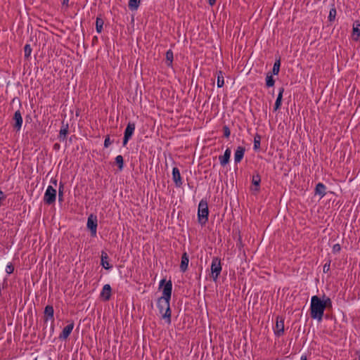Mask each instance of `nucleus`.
Segmentation results:
<instances>
[{"instance_id": "nucleus-10", "label": "nucleus", "mask_w": 360, "mask_h": 360, "mask_svg": "<svg viewBox=\"0 0 360 360\" xmlns=\"http://www.w3.org/2000/svg\"><path fill=\"white\" fill-rule=\"evenodd\" d=\"M74 323L72 322L67 325L62 330L61 333L59 335V339L61 340H66L70 333H72L73 328H74Z\"/></svg>"}, {"instance_id": "nucleus-41", "label": "nucleus", "mask_w": 360, "mask_h": 360, "mask_svg": "<svg viewBox=\"0 0 360 360\" xmlns=\"http://www.w3.org/2000/svg\"><path fill=\"white\" fill-rule=\"evenodd\" d=\"M208 3L210 6H213L216 3V0H208Z\"/></svg>"}, {"instance_id": "nucleus-9", "label": "nucleus", "mask_w": 360, "mask_h": 360, "mask_svg": "<svg viewBox=\"0 0 360 360\" xmlns=\"http://www.w3.org/2000/svg\"><path fill=\"white\" fill-rule=\"evenodd\" d=\"M172 180L177 188L181 187L183 184L180 171L177 167L172 169Z\"/></svg>"}, {"instance_id": "nucleus-15", "label": "nucleus", "mask_w": 360, "mask_h": 360, "mask_svg": "<svg viewBox=\"0 0 360 360\" xmlns=\"http://www.w3.org/2000/svg\"><path fill=\"white\" fill-rule=\"evenodd\" d=\"M189 257L186 252H184L181 256L180 269L182 272H185L188 266Z\"/></svg>"}, {"instance_id": "nucleus-28", "label": "nucleus", "mask_w": 360, "mask_h": 360, "mask_svg": "<svg viewBox=\"0 0 360 360\" xmlns=\"http://www.w3.org/2000/svg\"><path fill=\"white\" fill-rule=\"evenodd\" d=\"M32 51V49L31 48L30 44H25V46L24 47V53H25V57L26 58H28L30 57Z\"/></svg>"}, {"instance_id": "nucleus-4", "label": "nucleus", "mask_w": 360, "mask_h": 360, "mask_svg": "<svg viewBox=\"0 0 360 360\" xmlns=\"http://www.w3.org/2000/svg\"><path fill=\"white\" fill-rule=\"evenodd\" d=\"M221 259L218 257H214L211 264V272L213 281H216L221 271Z\"/></svg>"}, {"instance_id": "nucleus-7", "label": "nucleus", "mask_w": 360, "mask_h": 360, "mask_svg": "<svg viewBox=\"0 0 360 360\" xmlns=\"http://www.w3.org/2000/svg\"><path fill=\"white\" fill-rule=\"evenodd\" d=\"M98 220L96 216L91 214L87 219L86 226L90 230L91 236L95 237L97 233Z\"/></svg>"}, {"instance_id": "nucleus-30", "label": "nucleus", "mask_w": 360, "mask_h": 360, "mask_svg": "<svg viewBox=\"0 0 360 360\" xmlns=\"http://www.w3.org/2000/svg\"><path fill=\"white\" fill-rule=\"evenodd\" d=\"M335 16H336V9L335 7H333L332 8H330V10L329 11V15H328L329 21H333L335 18Z\"/></svg>"}, {"instance_id": "nucleus-16", "label": "nucleus", "mask_w": 360, "mask_h": 360, "mask_svg": "<svg viewBox=\"0 0 360 360\" xmlns=\"http://www.w3.org/2000/svg\"><path fill=\"white\" fill-rule=\"evenodd\" d=\"M326 187L323 183H319L315 188V194L319 195L320 198L326 195Z\"/></svg>"}, {"instance_id": "nucleus-8", "label": "nucleus", "mask_w": 360, "mask_h": 360, "mask_svg": "<svg viewBox=\"0 0 360 360\" xmlns=\"http://www.w3.org/2000/svg\"><path fill=\"white\" fill-rule=\"evenodd\" d=\"M13 119L15 122V124H14L15 129L16 130V131H20L22 128L23 120H22V114L19 110H18L15 112Z\"/></svg>"}, {"instance_id": "nucleus-13", "label": "nucleus", "mask_w": 360, "mask_h": 360, "mask_svg": "<svg viewBox=\"0 0 360 360\" xmlns=\"http://www.w3.org/2000/svg\"><path fill=\"white\" fill-rule=\"evenodd\" d=\"M245 148L243 146L237 147L235 153H234V162L236 164H238L241 162L244 157L245 154Z\"/></svg>"}, {"instance_id": "nucleus-18", "label": "nucleus", "mask_w": 360, "mask_h": 360, "mask_svg": "<svg viewBox=\"0 0 360 360\" xmlns=\"http://www.w3.org/2000/svg\"><path fill=\"white\" fill-rule=\"evenodd\" d=\"M101 264L105 269H110L112 268V266L108 262V256L107 253L102 252L101 254Z\"/></svg>"}, {"instance_id": "nucleus-39", "label": "nucleus", "mask_w": 360, "mask_h": 360, "mask_svg": "<svg viewBox=\"0 0 360 360\" xmlns=\"http://www.w3.org/2000/svg\"><path fill=\"white\" fill-rule=\"evenodd\" d=\"M50 183L53 184V186H57V183H58V181L56 179V178H51L50 179Z\"/></svg>"}, {"instance_id": "nucleus-34", "label": "nucleus", "mask_w": 360, "mask_h": 360, "mask_svg": "<svg viewBox=\"0 0 360 360\" xmlns=\"http://www.w3.org/2000/svg\"><path fill=\"white\" fill-rule=\"evenodd\" d=\"M224 135L225 137L229 138L231 134V131L227 126H224Z\"/></svg>"}, {"instance_id": "nucleus-6", "label": "nucleus", "mask_w": 360, "mask_h": 360, "mask_svg": "<svg viewBox=\"0 0 360 360\" xmlns=\"http://www.w3.org/2000/svg\"><path fill=\"white\" fill-rule=\"evenodd\" d=\"M136 129V124L134 122H129L124 130V138L122 141L123 146H127L129 139L132 137Z\"/></svg>"}, {"instance_id": "nucleus-22", "label": "nucleus", "mask_w": 360, "mask_h": 360, "mask_svg": "<svg viewBox=\"0 0 360 360\" xmlns=\"http://www.w3.org/2000/svg\"><path fill=\"white\" fill-rule=\"evenodd\" d=\"M174 58V54L171 49H169L166 52V60L167 62V66L172 67V62Z\"/></svg>"}, {"instance_id": "nucleus-5", "label": "nucleus", "mask_w": 360, "mask_h": 360, "mask_svg": "<svg viewBox=\"0 0 360 360\" xmlns=\"http://www.w3.org/2000/svg\"><path fill=\"white\" fill-rule=\"evenodd\" d=\"M57 191L53 186L49 185L47 186L44 195V201L48 205H51L56 202Z\"/></svg>"}, {"instance_id": "nucleus-38", "label": "nucleus", "mask_w": 360, "mask_h": 360, "mask_svg": "<svg viewBox=\"0 0 360 360\" xmlns=\"http://www.w3.org/2000/svg\"><path fill=\"white\" fill-rule=\"evenodd\" d=\"M67 134H68V127L60 129V136H63L64 137H65Z\"/></svg>"}, {"instance_id": "nucleus-24", "label": "nucleus", "mask_w": 360, "mask_h": 360, "mask_svg": "<svg viewBox=\"0 0 360 360\" xmlns=\"http://www.w3.org/2000/svg\"><path fill=\"white\" fill-rule=\"evenodd\" d=\"M103 20L101 18H97L96 20V30L98 33H101L103 27Z\"/></svg>"}, {"instance_id": "nucleus-21", "label": "nucleus", "mask_w": 360, "mask_h": 360, "mask_svg": "<svg viewBox=\"0 0 360 360\" xmlns=\"http://www.w3.org/2000/svg\"><path fill=\"white\" fill-rule=\"evenodd\" d=\"M141 4V0H129L128 6L131 11H136Z\"/></svg>"}, {"instance_id": "nucleus-40", "label": "nucleus", "mask_w": 360, "mask_h": 360, "mask_svg": "<svg viewBox=\"0 0 360 360\" xmlns=\"http://www.w3.org/2000/svg\"><path fill=\"white\" fill-rule=\"evenodd\" d=\"M68 4H69V0H63V1H62V4L63 6H68Z\"/></svg>"}, {"instance_id": "nucleus-19", "label": "nucleus", "mask_w": 360, "mask_h": 360, "mask_svg": "<svg viewBox=\"0 0 360 360\" xmlns=\"http://www.w3.org/2000/svg\"><path fill=\"white\" fill-rule=\"evenodd\" d=\"M54 310L52 306L47 305L44 309V315L46 316V321L51 320L53 319Z\"/></svg>"}, {"instance_id": "nucleus-26", "label": "nucleus", "mask_w": 360, "mask_h": 360, "mask_svg": "<svg viewBox=\"0 0 360 360\" xmlns=\"http://www.w3.org/2000/svg\"><path fill=\"white\" fill-rule=\"evenodd\" d=\"M115 162L118 165L119 170L122 171L124 168V160L121 155L116 156Z\"/></svg>"}, {"instance_id": "nucleus-11", "label": "nucleus", "mask_w": 360, "mask_h": 360, "mask_svg": "<svg viewBox=\"0 0 360 360\" xmlns=\"http://www.w3.org/2000/svg\"><path fill=\"white\" fill-rule=\"evenodd\" d=\"M274 333L276 336H281L284 332V321L278 317L276 319V326L274 328Z\"/></svg>"}, {"instance_id": "nucleus-37", "label": "nucleus", "mask_w": 360, "mask_h": 360, "mask_svg": "<svg viewBox=\"0 0 360 360\" xmlns=\"http://www.w3.org/2000/svg\"><path fill=\"white\" fill-rule=\"evenodd\" d=\"M330 266V262H328L323 265V271L324 273H326L329 271Z\"/></svg>"}, {"instance_id": "nucleus-32", "label": "nucleus", "mask_w": 360, "mask_h": 360, "mask_svg": "<svg viewBox=\"0 0 360 360\" xmlns=\"http://www.w3.org/2000/svg\"><path fill=\"white\" fill-rule=\"evenodd\" d=\"M14 268L11 264H8L6 267V272L8 274H11L13 272Z\"/></svg>"}, {"instance_id": "nucleus-33", "label": "nucleus", "mask_w": 360, "mask_h": 360, "mask_svg": "<svg viewBox=\"0 0 360 360\" xmlns=\"http://www.w3.org/2000/svg\"><path fill=\"white\" fill-rule=\"evenodd\" d=\"M63 184L62 183L60 184L59 190H58V197L59 200H62V197L63 195Z\"/></svg>"}, {"instance_id": "nucleus-12", "label": "nucleus", "mask_w": 360, "mask_h": 360, "mask_svg": "<svg viewBox=\"0 0 360 360\" xmlns=\"http://www.w3.org/2000/svg\"><path fill=\"white\" fill-rule=\"evenodd\" d=\"M111 291L112 289L109 284L104 285L100 294L101 297L105 301L109 300L111 297Z\"/></svg>"}, {"instance_id": "nucleus-29", "label": "nucleus", "mask_w": 360, "mask_h": 360, "mask_svg": "<svg viewBox=\"0 0 360 360\" xmlns=\"http://www.w3.org/2000/svg\"><path fill=\"white\" fill-rule=\"evenodd\" d=\"M259 148H260V136L257 135L254 138L253 148H254V150H257L259 149Z\"/></svg>"}, {"instance_id": "nucleus-1", "label": "nucleus", "mask_w": 360, "mask_h": 360, "mask_svg": "<svg viewBox=\"0 0 360 360\" xmlns=\"http://www.w3.org/2000/svg\"><path fill=\"white\" fill-rule=\"evenodd\" d=\"M160 288L162 287V296L158 298L157 307L162 318L165 320L168 324L171 323V309L170 300L172 291V283L169 280L166 281L165 278L161 279L159 283Z\"/></svg>"}, {"instance_id": "nucleus-25", "label": "nucleus", "mask_w": 360, "mask_h": 360, "mask_svg": "<svg viewBox=\"0 0 360 360\" xmlns=\"http://www.w3.org/2000/svg\"><path fill=\"white\" fill-rule=\"evenodd\" d=\"M224 84V76L221 71H219L217 73V85L218 88H221Z\"/></svg>"}, {"instance_id": "nucleus-2", "label": "nucleus", "mask_w": 360, "mask_h": 360, "mask_svg": "<svg viewBox=\"0 0 360 360\" xmlns=\"http://www.w3.org/2000/svg\"><path fill=\"white\" fill-rule=\"evenodd\" d=\"M332 305L331 300L329 297H323L321 300L318 296L314 295L311 297L310 314L313 319L321 321L323 319L324 311L327 307Z\"/></svg>"}, {"instance_id": "nucleus-31", "label": "nucleus", "mask_w": 360, "mask_h": 360, "mask_svg": "<svg viewBox=\"0 0 360 360\" xmlns=\"http://www.w3.org/2000/svg\"><path fill=\"white\" fill-rule=\"evenodd\" d=\"M260 176L259 175H256V176H253L252 177V184L257 186H259V184H260Z\"/></svg>"}, {"instance_id": "nucleus-23", "label": "nucleus", "mask_w": 360, "mask_h": 360, "mask_svg": "<svg viewBox=\"0 0 360 360\" xmlns=\"http://www.w3.org/2000/svg\"><path fill=\"white\" fill-rule=\"evenodd\" d=\"M275 80L273 78L272 74L269 72L266 76V85L267 87H271L274 85Z\"/></svg>"}, {"instance_id": "nucleus-17", "label": "nucleus", "mask_w": 360, "mask_h": 360, "mask_svg": "<svg viewBox=\"0 0 360 360\" xmlns=\"http://www.w3.org/2000/svg\"><path fill=\"white\" fill-rule=\"evenodd\" d=\"M283 92H284V89L283 87H281L278 89V96H277L275 104H274V110L275 111L278 110L281 105Z\"/></svg>"}, {"instance_id": "nucleus-27", "label": "nucleus", "mask_w": 360, "mask_h": 360, "mask_svg": "<svg viewBox=\"0 0 360 360\" xmlns=\"http://www.w3.org/2000/svg\"><path fill=\"white\" fill-rule=\"evenodd\" d=\"M280 65H281L280 60H276L274 64V66H273V70H272L271 74H273L274 75H277L280 70Z\"/></svg>"}, {"instance_id": "nucleus-36", "label": "nucleus", "mask_w": 360, "mask_h": 360, "mask_svg": "<svg viewBox=\"0 0 360 360\" xmlns=\"http://www.w3.org/2000/svg\"><path fill=\"white\" fill-rule=\"evenodd\" d=\"M341 250V246L340 244L337 243L333 245V252H339Z\"/></svg>"}, {"instance_id": "nucleus-14", "label": "nucleus", "mask_w": 360, "mask_h": 360, "mask_svg": "<svg viewBox=\"0 0 360 360\" xmlns=\"http://www.w3.org/2000/svg\"><path fill=\"white\" fill-rule=\"evenodd\" d=\"M231 154V149L228 148L225 150L224 155L219 157V162L222 166H224L229 163Z\"/></svg>"}, {"instance_id": "nucleus-35", "label": "nucleus", "mask_w": 360, "mask_h": 360, "mask_svg": "<svg viewBox=\"0 0 360 360\" xmlns=\"http://www.w3.org/2000/svg\"><path fill=\"white\" fill-rule=\"evenodd\" d=\"M111 144V141L109 136H107L104 140V147L108 148L109 146Z\"/></svg>"}, {"instance_id": "nucleus-3", "label": "nucleus", "mask_w": 360, "mask_h": 360, "mask_svg": "<svg viewBox=\"0 0 360 360\" xmlns=\"http://www.w3.org/2000/svg\"><path fill=\"white\" fill-rule=\"evenodd\" d=\"M208 205L207 201L200 200L198 208V219L201 225H205L208 221Z\"/></svg>"}, {"instance_id": "nucleus-42", "label": "nucleus", "mask_w": 360, "mask_h": 360, "mask_svg": "<svg viewBox=\"0 0 360 360\" xmlns=\"http://www.w3.org/2000/svg\"><path fill=\"white\" fill-rule=\"evenodd\" d=\"M300 360H307L306 355H302L300 357Z\"/></svg>"}, {"instance_id": "nucleus-20", "label": "nucleus", "mask_w": 360, "mask_h": 360, "mask_svg": "<svg viewBox=\"0 0 360 360\" xmlns=\"http://www.w3.org/2000/svg\"><path fill=\"white\" fill-rule=\"evenodd\" d=\"M360 37V23L356 22L353 26V39L354 41H359Z\"/></svg>"}]
</instances>
